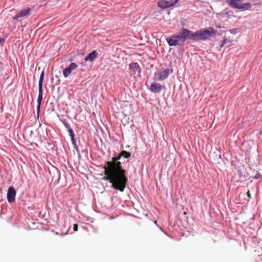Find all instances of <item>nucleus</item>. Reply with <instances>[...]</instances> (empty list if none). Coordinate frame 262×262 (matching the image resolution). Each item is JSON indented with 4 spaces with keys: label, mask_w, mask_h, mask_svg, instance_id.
Instances as JSON below:
<instances>
[{
    "label": "nucleus",
    "mask_w": 262,
    "mask_h": 262,
    "mask_svg": "<svg viewBox=\"0 0 262 262\" xmlns=\"http://www.w3.org/2000/svg\"><path fill=\"white\" fill-rule=\"evenodd\" d=\"M130 156L129 152L123 150L118 156L113 157L111 161L106 162L103 167V179L112 183V187L115 189L121 192L123 191L126 187L127 178L125 175L126 170L122 168L121 163L118 161L122 157L128 158Z\"/></svg>",
    "instance_id": "f257e3e1"
},
{
    "label": "nucleus",
    "mask_w": 262,
    "mask_h": 262,
    "mask_svg": "<svg viewBox=\"0 0 262 262\" xmlns=\"http://www.w3.org/2000/svg\"><path fill=\"white\" fill-rule=\"evenodd\" d=\"M172 72L173 70L172 69L164 68H157V71L154 73V79L156 81H163Z\"/></svg>",
    "instance_id": "f03ea898"
},
{
    "label": "nucleus",
    "mask_w": 262,
    "mask_h": 262,
    "mask_svg": "<svg viewBox=\"0 0 262 262\" xmlns=\"http://www.w3.org/2000/svg\"><path fill=\"white\" fill-rule=\"evenodd\" d=\"M214 32V30L212 28H209V29H201L195 32H193V40H205Z\"/></svg>",
    "instance_id": "7ed1b4c3"
},
{
    "label": "nucleus",
    "mask_w": 262,
    "mask_h": 262,
    "mask_svg": "<svg viewBox=\"0 0 262 262\" xmlns=\"http://www.w3.org/2000/svg\"><path fill=\"white\" fill-rule=\"evenodd\" d=\"M147 86L148 90L155 94L160 93L166 90L165 85L158 83L156 80L151 82L149 85H147Z\"/></svg>",
    "instance_id": "20e7f679"
},
{
    "label": "nucleus",
    "mask_w": 262,
    "mask_h": 262,
    "mask_svg": "<svg viewBox=\"0 0 262 262\" xmlns=\"http://www.w3.org/2000/svg\"><path fill=\"white\" fill-rule=\"evenodd\" d=\"M227 3L232 8L237 9H248L251 7L250 3H242V0H227Z\"/></svg>",
    "instance_id": "39448f33"
},
{
    "label": "nucleus",
    "mask_w": 262,
    "mask_h": 262,
    "mask_svg": "<svg viewBox=\"0 0 262 262\" xmlns=\"http://www.w3.org/2000/svg\"><path fill=\"white\" fill-rule=\"evenodd\" d=\"M178 35H179L180 40H181V42H182V43L186 39H190L193 40V32L186 29L183 28L181 30V31Z\"/></svg>",
    "instance_id": "423d86ee"
},
{
    "label": "nucleus",
    "mask_w": 262,
    "mask_h": 262,
    "mask_svg": "<svg viewBox=\"0 0 262 262\" xmlns=\"http://www.w3.org/2000/svg\"><path fill=\"white\" fill-rule=\"evenodd\" d=\"M179 0L160 1L158 3V6L162 9H166L172 6L178 2Z\"/></svg>",
    "instance_id": "0eeeda50"
},
{
    "label": "nucleus",
    "mask_w": 262,
    "mask_h": 262,
    "mask_svg": "<svg viewBox=\"0 0 262 262\" xmlns=\"http://www.w3.org/2000/svg\"><path fill=\"white\" fill-rule=\"evenodd\" d=\"M166 40L170 46H175L182 43L178 35H174L166 38Z\"/></svg>",
    "instance_id": "6e6552de"
},
{
    "label": "nucleus",
    "mask_w": 262,
    "mask_h": 262,
    "mask_svg": "<svg viewBox=\"0 0 262 262\" xmlns=\"http://www.w3.org/2000/svg\"><path fill=\"white\" fill-rule=\"evenodd\" d=\"M31 13V9L26 8L19 11L15 16L13 17V19H17L19 18L25 17L29 16Z\"/></svg>",
    "instance_id": "1a4fd4ad"
},
{
    "label": "nucleus",
    "mask_w": 262,
    "mask_h": 262,
    "mask_svg": "<svg viewBox=\"0 0 262 262\" xmlns=\"http://www.w3.org/2000/svg\"><path fill=\"white\" fill-rule=\"evenodd\" d=\"M16 195V191L13 186H10L8 190L7 198L9 203H12L15 201Z\"/></svg>",
    "instance_id": "9d476101"
},
{
    "label": "nucleus",
    "mask_w": 262,
    "mask_h": 262,
    "mask_svg": "<svg viewBox=\"0 0 262 262\" xmlns=\"http://www.w3.org/2000/svg\"><path fill=\"white\" fill-rule=\"evenodd\" d=\"M98 56V53L96 51H93L91 53L89 54L85 58L84 60L85 61L90 60L91 61H93L95 58H96Z\"/></svg>",
    "instance_id": "9b49d317"
},
{
    "label": "nucleus",
    "mask_w": 262,
    "mask_h": 262,
    "mask_svg": "<svg viewBox=\"0 0 262 262\" xmlns=\"http://www.w3.org/2000/svg\"><path fill=\"white\" fill-rule=\"evenodd\" d=\"M42 96H43V92H38V95L37 100V116H39L40 107L42 99Z\"/></svg>",
    "instance_id": "f8f14e48"
},
{
    "label": "nucleus",
    "mask_w": 262,
    "mask_h": 262,
    "mask_svg": "<svg viewBox=\"0 0 262 262\" xmlns=\"http://www.w3.org/2000/svg\"><path fill=\"white\" fill-rule=\"evenodd\" d=\"M77 67H69L64 69L63 71V75L65 77H67L71 73L72 71L74 70Z\"/></svg>",
    "instance_id": "ddd939ff"
},
{
    "label": "nucleus",
    "mask_w": 262,
    "mask_h": 262,
    "mask_svg": "<svg viewBox=\"0 0 262 262\" xmlns=\"http://www.w3.org/2000/svg\"><path fill=\"white\" fill-rule=\"evenodd\" d=\"M129 70L131 75H135L136 72H140V67H129Z\"/></svg>",
    "instance_id": "4468645a"
},
{
    "label": "nucleus",
    "mask_w": 262,
    "mask_h": 262,
    "mask_svg": "<svg viewBox=\"0 0 262 262\" xmlns=\"http://www.w3.org/2000/svg\"><path fill=\"white\" fill-rule=\"evenodd\" d=\"M42 82H43V81H40V80H39V81H38V92H43Z\"/></svg>",
    "instance_id": "2eb2a0df"
},
{
    "label": "nucleus",
    "mask_w": 262,
    "mask_h": 262,
    "mask_svg": "<svg viewBox=\"0 0 262 262\" xmlns=\"http://www.w3.org/2000/svg\"><path fill=\"white\" fill-rule=\"evenodd\" d=\"M43 77H44V70H42L40 75L39 80L43 81Z\"/></svg>",
    "instance_id": "dca6fc26"
},
{
    "label": "nucleus",
    "mask_w": 262,
    "mask_h": 262,
    "mask_svg": "<svg viewBox=\"0 0 262 262\" xmlns=\"http://www.w3.org/2000/svg\"><path fill=\"white\" fill-rule=\"evenodd\" d=\"M78 224H75L74 225V227H73V230L74 231H77L78 230Z\"/></svg>",
    "instance_id": "f3484780"
},
{
    "label": "nucleus",
    "mask_w": 262,
    "mask_h": 262,
    "mask_svg": "<svg viewBox=\"0 0 262 262\" xmlns=\"http://www.w3.org/2000/svg\"><path fill=\"white\" fill-rule=\"evenodd\" d=\"M247 196L249 198V199H251V194L250 193V192L249 191H248L247 193Z\"/></svg>",
    "instance_id": "a211bd4d"
},
{
    "label": "nucleus",
    "mask_w": 262,
    "mask_h": 262,
    "mask_svg": "<svg viewBox=\"0 0 262 262\" xmlns=\"http://www.w3.org/2000/svg\"><path fill=\"white\" fill-rule=\"evenodd\" d=\"M76 168H77L78 170H79V169L80 168V163H79V165L76 166Z\"/></svg>",
    "instance_id": "6ab92c4d"
},
{
    "label": "nucleus",
    "mask_w": 262,
    "mask_h": 262,
    "mask_svg": "<svg viewBox=\"0 0 262 262\" xmlns=\"http://www.w3.org/2000/svg\"><path fill=\"white\" fill-rule=\"evenodd\" d=\"M69 66H77L75 63L71 62Z\"/></svg>",
    "instance_id": "aec40b11"
},
{
    "label": "nucleus",
    "mask_w": 262,
    "mask_h": 262,
    "mask_svg": "<svg viewBox=\"0 0 262 262\" xmlns=\"http://www.w3.org/2000/svg\"><path fill=\"white\" fill-rule=\"evenodd\" d=\"M69 131H70V133H71V136H73V133L72 130L71 129H69Z\"/></svg>",
    "instance_id": "412c9836"
},
{
    "label": "nucleus",
    "mask_w": 262,
    "mask_h": 262,
    "mask_svg": "<svg viewBox=\"0 0 262 262\" xmlns=\"http://www.w3.org/2000/svg\"><path fill=\"white\" fill-rule=\"evenodd\" d=\"M4 40V39L0 37V43Z\"/></svg>",
    "instance_id": "4be33fe9"
},
{
    "label": "nucleus",
    "mask_w": 262,
    "mask_h": 262,
    "mask_svg": "<svg viewBox=\"0 0 262 262\" xmlns=\"http://www.w3.org/2000/svg\"><path fill=\"white\" fill-rule=\"evenodd\" d=\"M78 159H79V160H80V156H78Z\"/></svg>",
    "instance_id": "5701e85b"
}]
</instances>
